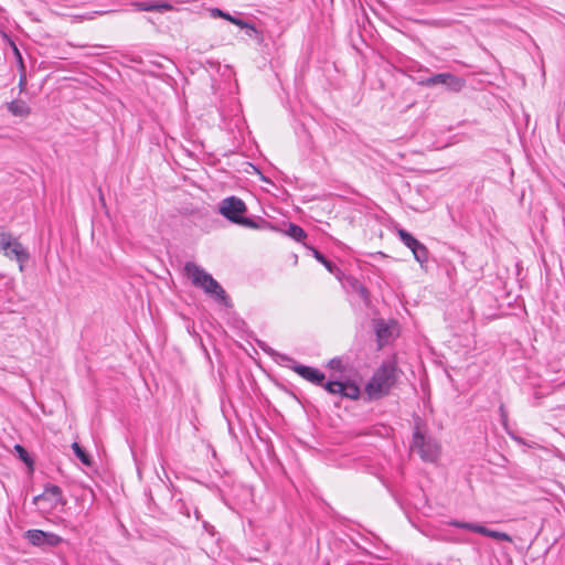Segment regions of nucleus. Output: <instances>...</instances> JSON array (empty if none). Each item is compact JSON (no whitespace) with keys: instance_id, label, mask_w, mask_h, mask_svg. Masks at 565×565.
Masks as SVG:
<instances>
[{"instance_id":"18","label":"nucleus","mask_w":565,"mask_h":565,"mask_svg":"<svg viewBox=\"0 0 565 565\" xmlns=\"http://www.w3.org/2000/svg\"><path fill=\"white\" fill-rule=\"evenodd\" d=\"M14 450L18 454L19 458L26 463L28 466H32L33 461L31 460L29 452L21 445H15Z\"/></svg>"},{"instance_id":"8","label":"nucleus","mask_w":565,"mask_h":565,"mask_svg":"<svg viewBox=\"0 0 565 565\" xmlns=\"http://www.w3.org/2000/svg\"><path fill=\"white\" fill-rule=\"evenodd\" d=\"M447 524L450 526L458 527V529H465L468 531H472V532L479 533L484 536H489V537L498 540V541L512 542V537L508 533L495 531V530H490V529H488L483 525L477 524V523L451 520Z\"/></svg>"},{"instance_id":"10","label":"nucleus","mask_w":565,"mask_h":565,"mask_svg":"<svg viewBox=\"0 0 565 565\" xmlns=\"http://www.w3.org/2000/svg\"><path fill=\"white\" fill-rule=\"evenodd\" d=\"M26 539L35 546H56L63 541L61 536L41 530H29L26 532Z\"/></svg>"},{"instance_id":"17","label":"nucleus","mask_w":565,"mask_h":565,"mask_svg":"<svg viewBox=\"0 0 565 565\" xmlns=\"http://www.w3.org/2000/svg\"><path fill=\"white\" fill-rule=\"evenodd\" d=\"M312 252L315 258L320 262L330 273H333L335 266L329 262L319 250L312 248Z\"/></svg>"},{"instance_id":"12","label":"nucleus","mask_w":565,"mask_h":565,"mask_svg":"<svg viewBox=\"0 0 565 565\" xmlns=\"http://www.w3.org/2000/svg\"><path fill=\"white\" fill-rule=\"evenodd\" d=\"M8 110L15 117L25 118L30 115V106L22 99H15L7 103Z\"/></svg>"},{"instance_id":"26","label":"nucleus","mask_w":565,"mask_h":565,"mask_svg":"<svg viewBox=\"0 0 565 565\" xmlns=\"http://www.w3.org/2000/svg\"><path fill=\"white\" fill-rule=\"evenodd\" d=\"M41 499H42V497H35L34 500L38 501V500H41Z\"/></svg>"},{"instance_id":"23","label":"nucleus","mask_w":565,"mask_h":565,"mask_svg":"<svg viewBox=\"0 0 565 565\" xmlns=\"http://www.w3.org/2000/svg\"><path fill=\"white\" fill-rule=\"evenodd\" d=\"M360 294H361V296H362L364 299H366V298H367V291H366V289H365L364 287H361V288H360Z\"/></svg>"},{"instance_id":"11","label":"nucleus","mask_w":565,"mask_h":565,"mask_svg":"<svg viewBox=\"0 0 565 565\" xmlns=\"http://www.w3.org/2000/svg\"><path fill=\"white\" fill-rule=\"evenodd\" d=\"M139 11H171L173 6L167 0L138 1L132 4Z\"/></svg>"},{"instance_id":"6","label":"nucleus","mask_w":565,"mask_h":565,"mask_svg":"<svg viewBox=\"0 0 565 565\" xmlns=\"http://www.w3.org/2000/svg\"><path fill=\"white\" fill-rule=\"evenodd\" d=\"M411 449L416 451L423 460L430 462L438 458L440 450L438 443L430 437H426L418 425L413 434Z\"/></svg>"},{"instance_id":"4","label":"nucleus","mask_w":565,"mask_h":565,"mask_svg":"<svg viewBox=\"0 0 565 565\" xmlns=\"http://www.w3.org/2000/svg\"><path fill=\"white\" fill-rule=\"evenodd\" d=\"M246 210V204L237 196L224 199L218 207L220 214L230 222L248 228H257L258 225L254 220L244 216Z\"/></svg>"},{"instance_id":"5","label":"nucleus","mask_w":565,"mask_h":565,"mask_svg":"<svg viewBox=\"0 0 565 565\" xmlns=\"http://www.w3.org/2000/svg\"><path fill=\"white\" fill-rule=\"evenodd\" d=\"M0 253L9 259H14L20 264V270H23V263L29 259L28 250L22 246L17 237L11 233L0 230Z\"/></svg>"},{"instance_id":"20","label":"nucleus","mask_w":565,"mask_h":565,"mask_svg":"<svg viewBox=\"0 0 565 565\" xmlns=\"http://www.w3.org/2000/svg\"><path fill=\"white\" fill-rule=\"evenodd\" d=\"M211 14L212 17L216 18V17H220V18H223L227 21H230V19H232V15L226 13V12H223L222 10L220 9H212L211 10Z\"/></svg>"},{"instance_id":"24","label":"nucleus","mask_w":565,"mask_h":565,"mask_svg":"<svg viewBox=\"0 0 565 565\" xmlns=\"http://www.w3.org/2000/svg\"><path fill=\"white\" fill-rule=\"evenodd\" d=\"M24 83H25V78H24V77H21V78H20V87H21V88H22V86L24 85Z\"/></svg>"},{"instance_id":"16","label":"nucleus","mask_w":565,"mask_h":565,"mask_svg":"<svg viewBox=\"0 0 565 565\" xmlns=\"http://www.w3.org/2000/svg\"><path fill=\"white\" fill-rule=\"evenodd\" d=\"M230 22L235 24V25H237V26H239V28H242V29H246L247 30V34L249 36H253L254 34L257 33V30H256V28L253 24H250L248 22H245V21H243L241 19L232 17V19H230Z\"/></svg>"},{"instance_id":"2","label":"nucleus","mask_w":565,"mask_h":565,"mask_svg":"<svg viewBox=\"0 0 565 565\" xmlns=\"http://www.w3.org/2000/svg\"><path fill=\"white\" fill-rule=\"evenodd\" d=\"M184 273L195 287L201 288L205 294L216 300L226 303L227 296L221 285L202 267L193 262L184 265Z\"/></svg>"},{"instance_id":"19","label":"nucleus","mask_w":565,"mask_h":565,"mask_svg":"<svg viewBox=\"0 0 565 565\" xmlns=\"http://www.w3.org/2000/svg\"><path fill=\"white\" fill-rule=\"evenodd\" d=\"M45 494H51L55 499L61 498V489L57 486H52L50 488H46Z\"/></svg>"},{"instance_id":"3","label":"nucleus","mask_w":565,"mask_h":565,"mask_svg":"<svg viewBox=\"0 0 565 565\" xmlns=\"http://www.w3.org/2000/svg\"><path fill=\"white\" fill-rule=\"evenodd\" d=\"M396 381V367L394 363H384L372 376L365 386V392L371 399H377L386 395Z\"/></svg>"},{"instance_id":"15","label":"nucleus","mask_w":565,"mask_h":565,"mask_svg":"<svg viewBox=\"0 0 565 565\" xmlns=\"http://www.w3.org/2000/svg\"><path fill=\"white\" fill-rule=\"evenodd\" d=\"M72 449L74 450V454L76 455V457L84 465L90 466L92 459H90L89 455L77 443L72 444Z\"/></svg>"},{"instance_id":"7","label":"nucleus","mask_w":565,"mask_h":565,"mask_svg":"<svg viewBox=\"0 0 565 565\" xmlns=\"http://www.w3.org/2000/svg\"><path fill=\"white\" fill-rule=\"evenodd\" d=\"M420 84L427 87L443 85L451 92H460L465 87L466 82L463 78L450 73H439L422 81Z\"/></svg>"},{"instance_id":"1","label":"nucleus","mask_w":565,"mask_h":565,"mask_svg":"<svg viewBox=\"0 0 565 565\" xmlns=\"http://www.w3.org/2000/svg\"><path fill=\"white\" fill-rule=\"evenodd\" d=\"M292 370L308 382L317 385H323L324 388L331 394H338L351 399H355L360 395V388L354 383L340 381H329L323 383L326 376L318 369L297 364L292 367Z\"/></svg>"},{"instance_id":"14","label":"nucleus","mask_w":565,"mask_h":565,"mask_svg":"<svg viewBox=\"0 0 565 565\" xmlns=\"http://www.w3.org/2000/svg\"><path fill=\"white\" fill-rule=\"evenodd\" d=\"M287 234L296 239L297 242H301L307 237L306 232L296 224H289V227L287 230Z\"/></svg>"},{"instance_id":"9","label":"nucleus","mask_w":565,"mask_h":565,"mask_svg":"<svg viewBox=\"0 0 565 565\" xmlns=\"http://www.w3.org/2000/svg\"><path fill=\"white\" fill-rule=\"evenodd\" d=\"M397 234L403 244L412 250L414 258L422 266L428 262V249L423 243L403 228L398 230Z\"/></svg>"},{"instance_id":"25","label":"nucleus","mask_w":565,"mask_h":565,"mask_svg":"<svg viewBox=\"0 0 565 565\" xmlns=\"http://www.w3.org/2000/svg\"><path fill=\"white\" fill-rule=\"evenodd\" d=\"M500 411H501V415L504 417L505 416V412H504L503 405L500 406Z\"/></svg>"},{"instance_id":"22","label":"nucleus","mask_w":565,"mask_h":565,"mask_svg":"<svg viewBox=\"0 0 565 565\" xmlns=\"http://www.w3.org/2000/svg\"><path fill=\"white\" fill-rule=\"evenodd\" d=\"M11 44H12V47H13V51H14V53H15L17 57H18V58H19V61L21 62V61H22V56H21V54H20V52H19V50H18L17 45H15L14 43H11Z\"/></svg>"},{"instance_id":"21","label":"nucleus","mask_w":565,"mask_h":565,"mask_svg":"<svg viewBox=\"0 0 565 565\" xmlns=\"http://www.w3.org/2000/svg\"><path fill=\"white\" fill-rule=\"evenodd\" d=\"M328 365L332 370H341L342 369V361L340 359H332V360H330Z\"/></svg>"},{"instance_id":"13","label":"nucleus","mask_w":565,"mask_h":565,"mask_svg":"<svg viewBox=\"0 0 565 565\" xmlns=\"http://www.w3.org/2000/svg\"><path fill=\"white\" fill-rule=\"evenodd\" d=\"M394 329H395L394 326H388V324H380L376 328V335H377V339L380 342V347H382L384 343H386L388 341V339L393 334Z\"/></svg>"}]
</instances>
